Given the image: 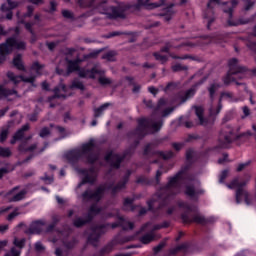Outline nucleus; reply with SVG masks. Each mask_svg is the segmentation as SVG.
<instances>
[{"mask_svg": "<svg viewBox=\"0 0 256 256\" xmlns=\"http://www.w3.org/2000/svg\"><path fill=\"white\" fill-rule=\"evenodd\" d=\"M79 7H92L101 15H106L107 19H125L127 10L131 6L127 4H119L118 6H109L107 0H76Z\"/></svg>", "mask_w": 256, "mask_h": 256, "instance_id": "f257e3e1", "label": "nucleus"}, {"mask_svg": "<svg viewBox=\"0 0 256 256\" xmlns=\"http://www.w3.org/2000/svg\"><path fill=\"white\" fill-rule=\"evenodd\" d=\"M166 103L165 99L161 98L158 101L157 107L151 118H141L138 120V127L136 129L137 137L143 139L149 130L152 131V133H159V131H161V127H163V119L155 120V115H157L158 111H161V108L165 107Z\"/></svg>", "mask_w": 256, "mask_h": 256, "instance_id": "f03ea898", "label": "nucleus"}, {"mask_svg": "<svg viewBox=\"0 0 256 256\" xmlns=\"http://www.w3.org/2000/svg\"><path fill=\"white\" fill-rule=\"evenodd\" d=\"M95 57H97V53L93 52L84 55L83 59L77 58L76 60H67L68 66L66 71V77H69L71 73H75V71H78V75L82 79H95V75L101 74V70H99V68L94 67L91 70L79 68V64L83 63V61H87V59H95Z\"/></svg>", "mask_w": 256, "mask_h": 256, "instance_id": "7ed1b4c3", "label": "nucleus"}, {"mask_svg": "<svg viewBox=\"0 0 256 256\" xmlns=\"http://www.w3.org/2000/svg\"><path fill=\"white\" fill-rule=\"evenodd\" d=\"M185 171H187V168L180 170L174 177L170 178L167 186L159 192L158 201L161 204L160 207L167 205L173 199V196L179 193V189H181L179 181H181Z\"/></svg>", "mask_w": 256, "mask_h": 256, "instance_id": "20e7f679", "label": "nucleus"}, {"mask_svg": "<svg viewBox=\"0 0 256 256\" xmlns=\"http://www.w3.org/2000/svg\"><path fill=\"white\" fill-rule=\"evenodd\" d=\"M96 145L95 140H90L86 144L82 145L81 150H72L66 154V159L70 163H75V161H79L83 157V155H87L88 163H95L99 159V154L95 153Z\"/></svg>", "mask_w": 256, "mask_h": 256, "instance_id": "39448f33", "label": "nucleus"}, {"mask_svg": "<svg viewBox=\"0 0 256 256\" xmlns=\"http://www.w3.org/2000/svg\"><path fill=\"white\" fill-rule=\"evenodd\" d=\"M229 65V71L224 78V85H231V83H236V85H244L241 82L237 81V78H235L234 75L238 76V79H244L245 78V71H247V68L239 65V60L237 58H232L228 62Z\"/></svg>", "mask_w": 256, "mask_h": 256, "instance_id": "423d86ee", "label": "nucleus"}, {"mask_svg": "<svg viewBox=\"0 0 256 256\" xmlns=\"http://www.w3.org/2000/svg\"><path fill=\"white\" fill-rule=\"evenodd\" d=\"M219 87H221L219 84L213 83L208 88L209 98L211 101L210 107H209L210 117H217V115H219V113H221V109H223V104H222L221 98H219V100L217 102H215V93H217V91H219Z\"/></svg>", "mask_w": 256, "mask_h": 256, "instance_id": "0eeeda50", "label": "nucleus"}, {"mask_svg": "<svg viewBox=\"0 0 256 256\" xmlns=\"http://www.w3.org/2000/svg\"><path fill=\"white\" fill-rule=\"evenodd\" d=\"M251 134H240L238 136L233 134L231 128H225L221 131L218 138V147L219 149H227L235 139H241V137H249Z\"/></svg>", "mask_w": 256, "mask_h": 256, "instance_id": "6e6552de", "label": "nucleus"}, {"mask_svg": "<svg viewBox=\"0 0 256 256\" xmlns=\"http://www.w3.org/2000/svg\"><path fill=\"white\" fill-rule=\"evenodd\" d=\"M251 179V176H248L246 181L239 182V178H235L234 180L231 181L230 184H227L228 189H235L238 187L236 191V202L241 203V197H244L247 199L249 197V193L247 190H244L242 187H245L249 183V180Z\"/></svg>", "mask_w": 256, "mask_h": 256, "instance_id": "1a4fd4ad", "label": "nucleus"}, {"mask_svg": "<svg viewBox=\"0 0 256 256\" xmlns=\"http://www.w3.org/2000/svg\"><path fill=\"white\" fill-rule=\"evenodd\" d=\"M101 211H103V208L98 207L97 204H93L90 207L85 219L78 217L74 220L73 222L74 227H83V225H87V223H90V221H93V217H95V215H99Z\"/></svg>", "mask_w": 256, "mask_h": 256, "instance_id": "9d476101", "label": "nucleus"}, {"mask_svg": "<svg viewBox=\"0 0 256 256\" xmlns=\"http://www.w3.org/2000/svg\"><path fill=\"white\" fill-rule=\"evenodd\" d=\"M221 0H210L207 4V8L203 13V19L207 24V29H211V24L215 23V12L213 9L220 5Z\"/></svg>", "mask_w": 256, "mask_h": 256, "instance_id": "9b49d317", "label": "nucleus"}, {"mask_svg": "<svg viewBox=\"0 0 256 256\" xmlns=\"http://www.w3.org/2000/svg\"><path fill=\"white\" fill-rule=\"evenodd\" d=\"M107 190V185L103 184L96 188V190L93 192L91 190H86L82 194L83 201H97L99 202L100 199H103V195H105V191Z\"/></svg>", "mask_w": 256, "mask_h": 256, "instance_id": "f8f14e48", "label": "nucleus"}, {"mask_svg": "<svg viewBox=\"0 0 256 256\" xmlns=\"http://www.w3.org/2000/svg\"><path fill=\"white\" fill-rule=\"evenodd\" d=\"M60 91L67 93V86L63 83H60L58 87L54 88V95L47 98V102L50 103L51 109L57 107V103L53 102L55 99H67L66 95L59 93Z\"/></svg>", "mask_w": 256, "mask_h": 256, "instance_id": "ddd939ff", "label": "nucleus"}, {"mask_svg": "<svg viewBox=\"0 0 256 256\" xmlns=\"http://www.w3.org/2000/svg\"><path fill=\"white\" fill-rule=\"evenodd\" d=\"M39 143H33L30 146H26L25 143H22L18 146V151H21L22 153H34L36 151V155H41L49 147V142H44V146L40 149H38Z\"/></svg>", "mask_w": 256, "mask_h": 256, "instance_id": "4468645a", "label": "nucleus"}, {"mask_svg": "<svg viewBox=\"0 0 256 256\" xmlns=\"http://www.w3.org/2000/svg\"><path fill=\"white\" fill-rule=\"evenodd\" d=\"M181 219L183 223H197L198 225H207V218L201 213H196L191 217L187 214H182Z\"/></svg>", "mask_w": 256, "mask_h": 256, "instance_id": "2eb2a0df", "label": "nucleus"}, {"mask_svg": "<svg viewBox=\"0 0 256 256\" xmlns=\"http://www.w3.org/2000/svg\"><path fill=\"white\" fill-rule=\"evenodd\" d=\"M165 4V0H160L156 3H150L149 0H137L136 4L134 5V9H141V7H145V9H157Z\"/></svg>", "mask_w": 256, "mask_h": 256, "instance_id": "dca6fc26", "label": "nucleus"}, {"mask_svg": "<svg viewBox=\"0 0 256 256\" xmlns=\"http://www.w3.org/2000/svg\"><path fill=\"white\" fill-rule=\"evenodd\" d=\"M103 229V226H98L92 229V233L88 237V243H90V245H93V247H97L99 243V238L105 233Z\"/></svg>", "mask_w": 256, "mask_h": 256, "instance_id": "f3484780", "label": "nucleus"}, {"mask_svg": "<svg viewBox=\"0 0 256 256\" xmlns=\"http://www.w3.org/2000/svg\"><path fill=\"white\" fill-rule=\"evenodd\" d=\"M6 47H11V53H13V48L18 49L20 51H25L27 45L23 41H18L17 36L10 37L4 43Z\"/></svg>", "mask_w": 256, "mask_h": 256, "instance_id": "a211bd4d", "label": "nucleus"}, {"mask_svg": "<svg viewBox=\"0 0 256 256\" xmlns=\"http://www.w3.org/2000/svg\"><path fill=\"white\" fill-rule=\"evenodd\" d=\"M123 159H125V156H121L113 152H110L105 156V161H107V163H110L111 167H114L115 169H119L121 161H123Z\"/></svg>", "mask_w": 256, "mask_h": 256, "instance_id": "6ab92c4d", "label": "nucleus"}, {"mask_svg": "<svg viewBox=\"0 0 256 256\" xmlns=\"http://www.w3.org/2000/svg\"><path fill=\"white\" fill-rule=\"evenodd\" d=\"M18 189L19 186H16L9 192L10 203H17V201H23V199H25V195H27V190H21L20 192H17Z\"/></svg>", "mask_w": 256, "mask_h": 256, "instance_id": "aec40b11", "label": "nucleus"}, {"mask_svg": "<svg viewBox=\"0 0 256 256\" xmlns=\"http://www.w3.org/2000/svg\"><path fill=\"white\" fill-rule=\"evenodd\" d=\"M177 39H174V40H171L170 42H167L165 44L164 47L161 48V53H169V51H171V49H181V47H187V46H190L192 47L193 45L190 44V43H180V44H177Z\"/></svg>", "mask_w": 256, "mask_h": 256, "instance_id": "412c9836", "label": "nucleus"}, {"mask_svg": "<svg viewBox=\"0 0 256 256\" xmlns=\"http://www.w3.org/2000/svg\"><path fill=\"white\" fill-rule=\"evenodd\" d=\"M7 77L8 79H10V81L14 83V85H19L21 81H23L24 83H35V76L25 78L24 76H21V75L17 76L13 72H8Z\"/></svg>", "mask_w": 256, "mask_h": 256, "instance_id": "4be33fe9", "label": "nucleus"}, {"mask_svg": "<svg viewBox=\"0 0 256 256\" xmlns=\"http://www.w3.org/2000/svg\"><path fill=\"white\" fill-rule=\"evenodd\" d=\"M30 129L31 126L29 124H24L20 129H18L10 141L11 145H15L17 141H22V139H25V133H27V131Z\"/></svg>", "mask_w": 256, "mask_h": 256, "instance_id": "5701e85b", "label": "nucleus"}, {"mask_svg": "<svg viewBox=\"0 0 256 256\" xmlns=\"http://www.w3.org/2000/svg\"><path fill=\"white\" fill-rule=\"evenodd\" d=\"M192 109L195 111V115L198 117V125H202V127H207L209 125V120L205 118L204 113L205 110L201 106H193Z\"/></svg>", "mask_w": 256, "mask_h": 256, "instance_id": "b1692460", "label": "nucleus"}, {"mask_svg": "<svg viewBox=\"0 0 256 256\" xmlns=\"http://www.w3.org/2000/svg\"><path fill=\"white\" fill-rule=\"evenodd\" d=\"M129 175H131V172H128L122 182H119L116 186L112 187V195H117L119 191H123V189H125V185L129 182Z\"/></svg>", "mask_w": 256, "mask_h": 256, "instance_id": "393cba45", "label": "nucleus"}, {"mask_svg": "<svg viewBox=\"0 0 256 256\" xmlns=\"http://www.w3.org/2000/svg\"><path fill=\"white\" fill-rule=\"evenodd\" d=\"M43 222L42 221H35L30 225V228L28 229V233L30 235H35L41 233L43 231Z\"/></svg>", "mask_w": 256, "mask_h": 256, "instance_id": "a878e982", "label": "nucleus"}, {"mask_svg": "<svg viewBox=\"0 0 256 256\" xmlns=\"http://www.w3.org/2000/svg\"><path fill=\"white\" fill-rule=\"evenodd\" d=\"M9 54H11V46L0 44V63H3Z\"/></svg>", "mask_w": 256, "mask_h": 256, "instance_id": "bb28decb", "label": "nucleus"}, {"mask_svg": "<svg viewBox=\"0 0 256 256\" xmlns=\"http://www.w3.org/2000/svg\"><path fill=\"white\" fill-rule=\"evenodd\" d=\"M109 107H111V103H105L98 108H94L95 119L101 117L103 115V112L106 111V109H109Z\"/></svg>", "mask_w": 256, "mask_h": 256, "instance_id": "cd10ccee", "label": "nucleus"}, {"mask_svg": "<svg viewBox=\"0 0 256 256\" xmlns=\"http://www.w3.org/2000/svg\"><path fill=\"white\" fill-rule=\"evenodd\" d=\"M13 65L18 69V71H25V65H23V60L21 59V54H18L13 59Z\"/></svg>", "mask_w": 256, "mask_h": 256, "instance_id": "c85d7f7f", "label": "nucleus"}, {"mask_svg": "<svg viewBox=\"0 0 256 256\" xmlns=\"http://www.w3.org/2000/svg\"><path fill=\"white\" fill-rule=\"evenodd\" d=\"M10 95H16L19 97L16 90L7 89L5 86L0 85V97H10Z\"/></svg>", "mask_w": 256, "mask_h": 256, "instance_id": "c756f323", "label": "nucleus"}, {"mask_svg": "<svg viewBox=\"0 0 256 256\" xmlns=\"http://www.w3.org/2000/svg\"><path fill=\"white\" fill-rule=\"evenodd\" d=\"M140 241L144 245H149V243H151V241H155V233L150 232V233L145 234L144 236H142L140 238Z\"/></svg>", "mask_w": 256, "mask_h": 256, "instance_id": "7c9ffc66", "label": "nucleus"}, {"mask_svg": "<svg viewBox=\"0 0 256 256\" xmlns=\"http://www.w3.org/2000/svg\"><path fill=\"white\" fill-rule=\"evenodd\" d=\"M97 179V176L95 175V172H92L91 175L87 174L84 179L82 180V182L80 184H78V188L81 187L82 185H85V183H95V180Z\"/></svg>", "mask_w": 256, "mask_h": 256, "instance_id": "2f4dec72", "label": "nucleus"}, {"mask_svg": "<svg viewBox=\"0 0 256 256\" xmlns=\"http://www.w3.org/2000/svg\"><path fill=\"white\" fill-rule=\"evenodd\" d=\"M239 5V0H232L231 6L224 9V13H228L230 19L233 17V10Z\"/></svg>", "mask_w": 256, "mask_h": 256, "instance_id": "473e14b6", "label": "nucleus"}, {"mask_svg": "<svg viewBox=\"0 0 256 256\" xmlns=\"http://www.w3.org/2000/svg\"><path fill=\"white\" fill-rule=\"evenodd\" d=\"M119 220H120V227H122L124 231H129L133 229L134 225L132 222H129L123 218H119Z\"/></svg>", "mask_w": 256, "mask_h": 256, "instance_id": "72a5a7b5", "label": "nucleus"}, {"mask_svg": "<svg viewBox=\"0 0 256 256\" xmlns=\"http://www.w3.org/2000/svg\"><path fill=\"white\" fill-rule=\"evenodd\" d=\"M195 96V88H191L187 90L184 94V96H181V103H185V101H188V99H191V97Z\"/></svg>", "mask_w": 256, "mask_h": 256, "instance_id": "f704fd0d", "label": "nucleus"}, {"mask_svg": "<svg viewBox=\"0 0 256 256\" xmlns=\"http://www.w3.org/2000/svg\"><path fill=\"white\" fill-rule=\"evenodd\" d=\"M247 23H249V19L240 18L236 22L228 20V25H230V27H237L239 25H247Z\"/></svg>", "mask_w": 256, "mask_h": 256, "instance_id": "c9c22d12", "label": "nucleus"}, {"mask_svg": "<svg viewBox=\"0 0 256 256\" xmlns=\"http://www.w3.org/2000/svg\"><path fill=\"white\" fill-rule=\"evenodd\" d=\"M183 249H189V244H181L175 248L170 249L169 255H177V253Z\"/></svg>", "mask_w": 256, "mask_h": 256, "instance_id": "e433bc0d", "label": "nucleus"}, {"mask_svg": "<svg viewBox=\"0 0 256 256\" xmlns=\"http://www.w3.org/2000/svg\"><path fill=\"white\" fill-rule=\"evenodd\" d=\"M70 89H80V91H85V85H83V82L76 79L72 82Z\"/></svg>", "mask_w": 256, "mask_h": 256, "instance_id": "4c0bfd02", "label": "nucleus"}, {"mask_svg": "<svg viewBox=\"0 0 256 256\" xmlns=\"http://www.w3.org/2000/svg\"><path fill=\"white\" fill-rule=\"evenodd\" d=\"M11 155H13V153L10 148L0 146V157L7 158L11 157Z\"/></svg>", "mask_w": 256, "mask_h": 256, "instance_id": "58836bf2", "label": "nucleus"}, {"mask_svg": "<svg viewBox=\"0 0 256 256\" xmlns=\"http://www.w3.org/2000/svg\"><path fill=\"white\" fill-rule=\"evenodd\" d=\"M115 57H117V52L109 51L102 56V59H106V61H115Z\"/></svg>", "mask_w": 256, "mask_h": 256, "instance_id": "ea45409f", "label": "nucleus"}, {"mask_svg": "<svg viewBox=\"0 0 256 256\" xmlns=\"http://www.w3.org/2000/svg\"><path fill=\"white\" fill-rule=\"evenodd\" d=\"M9 137V128H2L0 133V143H5Z\"/></svg>", "mask_w": 256, "mask_h": 256, "instance_id": "a19ab883", "label": "nucleus"}, {"mask_svg": "<svg viewBox=\"0 0 256 256\" xmlns=\"http://www.w3.org/2000/svg\"><path fill=\"white\" fill-rule=\"evenodd\" d=\"M153 56L155 57L156 61H160V63L162 64H165L167 63V61H169V58L167 56L161 55L159 52H155Z\"/></svg>", "mask_w": 256, "mask_h": 256, "instance_id": "79ce46f5", "label": "nucleus"}, {"mask_svg": "<svg viewBox=\"0 0 256 256\" xmlns=\"http://www.w3.org/2000/svg\"><path fill=\"white\" fill-rule=\"evenodd\" d=\"M111 251H113V243H109L104 248H102L100 251V256L109 255V253H111Z\"/></svg>", "mask_w": 256, "mask_h": 256, "instance_id": "37998d69", "label": "nucleus"}, {"mask_svg": "<svg viewBox=\"0 0 256 256\" xmlns=\"http://www.w3.org/2000/svg\"><path fill=\"white\" fill-rule=\"evenodd\" d=\"M25 241H26L25 238H23L21 240L14 238L13 243H14L15 247H18V251L21 252V249H23V247H25Z\"/></svg>", "mask_w": 256, "mask_h": 256, "instance_id": "c03bdc74", "label": "nucleus"}, {"mask_svg": "<svg viewBox=\"0 0 256 256\" xmlns=\"http://www.w3.org/2000/svg\"><path fill=\"white\" fill-rule=\"evenodd\" d=\"M185 193L188 195V197H195V195H197L199 192L195 191V186L188 185L186 186Z\"/></svg>", "mask_w": 256, "mask_h": 256, "instance_id": "a18cd8bd", "label": "nucleus"}, {"mask_svg": "<svg viewBox=\"0 0 256 256\" xmlns=\"http://www.w3.org/2000/svg\"><path fill=\"white\" fill-rule=\"evenodd\" d=\"M189 69V67L182 65V64H175L172 66V71L174 73H177L179 71H187Z\"/></svg>", "mask_w": 256, "mask_h": 256, "instance_id": "49530a36", "label": "nucleus"}, {"mask_svg": "<svg viewBox=\"0 0 256 256\" xmlns=\"http://www.w3.org/2000/svg\"><path fill=\"white\" fill-rule=\"evenodd\" d=\"M244 3V11H251L253 6L255 5V1L253 0H243Z\"/></svg>", "mask_w": 256, "mask_h": 256, "instance_id": "de8ad7c7", "label": "nucleus"}, {"mask_svg": "<svg viewBox=\"0 0 256 256\" xmlns=\"http://www.w3.org/2000/svg\"><path fill=\"white\" fill-rule=\"evenodd\" d=\"M133 201H134V199H131V198L124 199V209L126 211H129V207H130L131 211H133V206H132Z\"/></svg>", "mask_w": 256, "mask_h": 256, "instance_id": "09e8293b", "label": "nucleus"}, {"mask_svg": "<svg viewBox=\"0 0 256 256\" xmlns=\"http://www.w3.org/2000/svg\"><path fill=\"white\" fill-rule=\"evenodd\" d=\"M4 256H21V250L18 248L12 247Z\"/></svg>", "mask_w": 256, "mask_h": 256, "instance_id": "8fccbe9b", "label": "nucleus"}, {"mask_svg": "<svg viewBox=\"0 0 256 256\" xmlns=\"http://www.w3.org/2000/svg\"><path fill=\"white\" fill-rule=\"evenodd\" d=\"M51 135V130L47 127H44L40 130L39 137L45 139V137H49Z\"/></svg>", "mask_w": 256, "mask_h": 256, "instance_id": "3c124183", "label": "nucleus"}, {"mask_svg": "<svg viewBox=\"0 0 256 256\" xmlns=\"http://www.w3.org/2000/svg\"><path fill=\"white\" fill-rule=\"evenodd\" d=\"M43 68V65L39 64V62H34L31 66L32 71H35L37 75H41V70Z\"/></svg>", "mask_w": 256, "mask_h": 256, "instance_id": "603ef678", "label": "nucleus"}, {"mask_svg": "<svg viewBox=\"0 0 256 256\" xmlns=\"http://www.w3.org/2000/svg\"><path fill=\"white\" fill-rule=\"evenodd\" d=\"M242 113L243 115L241 116V119H247V117L251 116V109L248 108V106H243Z\"/></svg>", "mask_w": 256, "mask_h": 256, "instance_id": "864d4df0", "label": "nucleus"}, {"mask_svg": "<svg viewBox=\"0 0 256 256\" xmlns=\"http://www.w3.org/2000/svg\"><path fill=\"white\" fill-rule=\"evenodd\" d=\"M157 153L160 157H162V159H165V160L171 159V157H173V153L171 151H168V152L160 151Z\"/></svg>", "mask_w": 256, "mask_h": 256, "instance_id": "5fc2aeb1", "label": "nucleus"}, {"mask_svg": "<svg viewBox=\"0 0 256 256\" xmlns=\"http://www.w3.org/2000/svg\"><path fill=\"white\" fill-rule=\"evenodd\" d=\"M98 82L100 83V85H111V83H113V81H111V79L102 76L98 79Z\"/></svg>", "mask_w": 256, "mask_h": 256, "instance_id": "6e6d98bb", "label": "nucleus"}, {"mask_svg": "<svg viewBox=\"0 0 256 256\" xmlns=\"http://www.w3.org/2000/svg\"><path fill=\"white\" fill-rule=\"evenodd\" d=\"M62 17H64L65 19H74L73 12L69 10H62Z\"/></svg>", "mask_w": 256, "mask_h": 256, "instance_id": "4d7b16f0", "label": "nucleus"}, {"mask_svg": "<svg viewBox=\"0 0 256 256\" xmlns=\"http://www.w3.org/2000/svg\"><path fill=\"white\" fill-rule=\"evenodd\" d=\"M153 144H148L144 149V155H153Z\"/></svg>", "mask_w": 256, "mask_h": 256, "instance_id": "13d9d810", "label": "nucleus"}, {"mask_svg": "<svg viewBox=\"0 0 256 256\" xmlns=\"http://www.w3.org/2000/svg\"><path fill=\"white\" fill-rule=\"evenodd\" d=\"M229 176V170H223L220 174L219 183H223Z\"/></svg>", "mask_w": 256, "mask_h": 256, "instance_id": "bf43d9fd", "label": "nucleus"}, {"mask_svg": "<svg viewBox=\"0 0 256 256\" xmlns=\"http://www.w3.org/2000/svg\"><path fill=\"white\" fill-rule=\"evenodd\" d=\"M165 241L160 242L159 245L153 248L154 253H159L165 247Z\"/></svg>", "mask_w": 256, "mask_h": 256, "instance_id": "052dcab7", "label": "nucleus"}, {"mask_svg": "<svg viewBox=\"0 0 256 256\" xmlns=\"http://www.w3.org/2000/svg\"><path fill=\"white\" fill-rule=\"evenodd\" d=\"M173 111H175L174 107L171 108H167L162 112V117H167L169 115H171V113H173Z\"/></svg>", "mask_w": 256, "mask_h": 256, "instance_id": "680f3d73", "label": "nucleus"}, {"mask_svg": "<svg viewBox=\"0 0 256 256\" xmlns=\"http://www.w3.org/2000/svg\"><path fill=\"white\" fill-rule=\"evenodd\" d=\"M25 28L27 31H29V33H31V35H35V32L33 31V23L26 22Z\"/></svg>", "mask_w": 256, "mask_h": 256, "instance_id": "e2e57ef3", "label": "nucleus"}, {"mask_svg": "<svg viewBox=\"0 0 256 256\" xmlns=\"http://www.w3.org/2000/svg\"><path fill=\"white\" fill-rule=\"evenodd\" d=\"M119 35H125L123 32H111L106 36V39H111V37H117Z\"/></svg>", "mask_w": 256, "mask_h": 256, "instance_id": "0e129e2a", "label": "nucleus"}, {"mask_svg": "<svg viewBox=\"0 0 256 256\" xmlns=\"http://www.w3.org/2000/svg\"><path fill=\"white\" fill-rule=\"evenodd\" d=\"M19 215V212H17V210H15L14 212L10 213L7 217V221H13V219L15 217H17Z\"/></svg>", "mask_w": 256, "mask_h": 256, "instance_id": "69168bd1", "label": "nucleus"}, {"mask_svg": "<svg viewBox=\"0 0 256 256\" xmlns=\"http://www.w3.org/2000/svg\"><path fill=\"white\" fill-rule=\"evenodd\" d=\"M42 181H45L47 185H51V183H53V177L45 175L44 177H42Z\"/></svg>", "mask_w": 256, "mask_h": 256, "instance_id": "338daca9", "label": "nucleus"}, {"mask_svg": "<svg viewBox=\"0 0 256 256\" xmlns=\"http://www.w3.org/2000/svg\"><path fill=\"white\" fill-rule=\"evenodd\" d=\"M193 150L192 149H189V150H187L186 151V159L188 160V161H191V159H193Z\"/></svg>", "mask_w": 256, "mask_h": 256, "instance_id": "774afa93", "label": "nucleus"}]
</instances>
